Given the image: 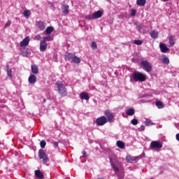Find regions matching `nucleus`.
<instances>
[{
    "label": "nucleus",
    "mask_w": 179,
    "mask_h": 179,
    "mask_svg": "<svg viewBox=\"0 0 179 179\" xmlns=\"http://www.w3.org/2000/svg\"><path fill=\"white\" fill-rule=\"evenodd\" d=\"M57 90L59 94L62 96H66L68 95V91L64 84L62 83L61 81L56 83Z\"/></svg>",
    "instance_id": "f257e3e1"
},
{
    "label": "nucleus",
    "mask_w": 179,
    "mask_h": 179,
    "mask_svg": "<svg viewBox=\"0 0 179 179\" xmlns=\"http://www.w3.org/2000/svg\"><path fill=\"white\" fill-rule=\"evenodd\" d=\"M132 79L134 82H145L147 80V76L139 71H134Z\"/></svg>",
    "instance_id": "f03ea898"
},
{
    "label": "nucleus",
    "mask_w": 179,
    "mask_h": 179,
    "mask_svg": "<svg viewBox=\"0 0 179 179\" xmlns=\"http://www.w3.org/2000/svg\"><path fill=\"white\" fill-rule=\"evenodd\" d=\"M103 12L102 10H97L94 12L93 14L86 15L85 19L87 20H93L94 19H99L103 15Z\"/></svg>",
    "instance_id": "7ed1b4c3"
},
{
    "label": "nucleus",
    "mask_w": 179,
    "mask_h": 179,
    "mask_svg": "<svg viewBox=\"0 0 179 179\" xmlns=\"http://www.w3.org/2000/svg\"><path fill=\"white\" fill-rule=\"evenodd\" d=\"M38 157H39V159H42L43 164H48L50 161L48 155L45 154L43 149H40L38 152Z\"/></svg>",
    "instance_id": "20e7f679"
},
{
    "label": "nucleus",
    "mask_w": 179,
    "mask_h": 179,
    "mask_svg": "<svg viewBox=\"0 0 179 179\" xmlns=\"http://www.w3.org/2000/svg\"><path fill=\"white\" fill-rule=\"evenodd\" d=\"M140 65L147 73H151L152 71V66L148 61L141 62Z\"/></svg>",
    "instance_id": "39448f33"
},
{
    "label": "nucleus",
    "mask_w": 179,
    "mask_h": 179,
    "mask_svg": "<svg viewBox=\"0 0 179 179\" xmlns=\"http://www.w3.org/2000/svg\"><path fill=\"white\" fill-rule=\"evenodd\" d=\"M108 122V120L106 116L99 117L95 120L98 127L104 126Z\"/></svg>",
    "instance_id": "423d86ee"
},
{
    "label": "nucleus",
    "mask_w": 179,
    "mask_h": 179,
    "mask_svg": "<svg viewBox=\"0 0 179 179\" xmlns=\"http://www.w3.org/2000/svg\"><path fill=\"white\" fill-rule=\"evenodd\" d=\"M150 148L151 150L162 149L163 148V143L158 141H151Z\"/></svg>",
    "instance_id": "0eeeda50"
},
{
    "label": "nucleus",
    "mask_w": 179,
    "mask_h": 179,
    "mask_svg": "<svg viewBox=\"0 0 179 179\" xmlns=\"http://www.w3.org/2000/svg\"><path fill=\"white\" fill-rule=\"evenodd\" d=\"M117 162V156L116 155H113V157L110 158V166H112L114 171L115 173H117L118 172H120V169H118L116 166H115V162Z\"/></svg>",
    "instance_id": "6e6552de"
},
{
    "label": "nucleus",
    "mask_w": 179,
    "mask_h": 179,
    "mask_svg": "<svg viewBox=\"0 0 179 179\" xmlns=\"http://www.w3.org/2000/svg\"><path fill=\"white\" fill-rule=\"evenodd\" d=\"M62 12L64 15H69V5L66 4L65 2L61 4Z\"/></svg>",
    "instance_id": "1a4fd4ad"
},
{
    "label": "nucleus",
    "mask_w": 179,
    "mask_h": 179,
    "mask_svg": "<svg viewBox=\"0 0 179 179\" xmlns=\"http://www.w3.org/2000/svg\"><path fill=\"white\" fill-rule=\"evenodd\" d=\"M104 115L105 116H106V118L108 122H113L114 115L110 112V110H105Z\"/></svg>",
    "instance_id": "9d476101"
},
{
    "label": "nucleus",
    "mask_w": 179,
    "mask_h": 179,
    "mask_svg": "<svg viewBox=\"0 0 179 179\" xmlns=\"http://www.w3.org/2000/svg\"><path fill=\"white\" fill-rule=\"evenodd\" d=\"M29 43V36H26L24 39H22V41L20 43V47H25L28 46Z\"/></svg>",
    "instance_id": "9b49d317"
},
{
    "label": "nucleus",
    "mask_w": 179,
    "mask_h": 179,
    "mask_svg": "<svg viewBox=\"0 0 179 179\" xmlns=\"http://www.w3.org/2000/svg\"><path fill=\"white\" fill-rule=\"evenodd\" d=\"M48 48V43H46L45 41H41L40 43V50L41 52H44Z\"/></svg>",
    "instance_id": "f8f14e48"
},
{
    "label": "nucleus",
    "mask_w": 179,
    "mask_h": 179,
    "mask_svg": "<svg viewBox=\"0 0 179 179\" xmlns=\"http://www.w3.org/2000/svg\"><path fill=\"white\" fill-rule=\"evenodd\" d=\"M159 48L162 53H166L169 50V48L164 43H160Z\"/></svg>",
    "instance_id": "ddd939ff"
},
{
    "label": "nucleus",
    "mask_w": 179,
    "mask_h": 179,
    "mask_svg": "<svg viewBox=\"0 0 179 179\" xmlns=\"http://www.w3.org/2000/svg\"><path fill=\"white\" fill-rule=\"evenodd\" d=\"M37 82V77L34 74H31L29 77V83L31 85H34Z\"/></svg>",
    "instance_id": "4468645a"
},
{
    "label": "nucleus",
    "mask_w": 179,
    "mask_h": 179,
    "mask_svg": "<svg viewBox=\"0 0 179 179\" xmlns=\"http://www.w3.org/2000/svg\"><path fill=\"white\" fill-rule=\"evenodd\" d=\"M80 99L81 100H90V96L89 94L87 92H81L80 93Z\"/></svg>",
    "instance_id": "2eb2a0df"
},
{
    "label": "nucleus",
    "mask_w": 179,
    "mask_h": 179,
    "mask_svg": "<svg viewBox=\"0 0 179 179\" xmlns=\"http://www.w3.org/2000/svg\"><path fill=\"white\" fill-rule=\"evenodd\" d=\"M35 176L39 179H44V175L40 170L35 171Z\"/></svg>",
    "instance_id": "dca6fc26"
},
{
    "label": "nucleus",
    "mask_w": 179,
    "mask_h": 179,
    "mask_svg": "<svg viewBox=\"0 0 179 179\" xmlns=\"http://www.w3.org/2000/svg\"><path fill=\"white\" fill-rule=\"evenodd\" d=\"M31 73L34 74H38V66L36 65H31Z\"/></svg>",
    "instance_id": "f3484780"
},
{
    "label": "nucleus",
    "mask_w": 179,
    "mask_h": 179,
    "mask_svg": "<svg viewBox=\"0 0 179 179\" xmlns=\"http://www.w3.org/2000/svg\"><path fill=\"white\" fill-rule=\"evenodd\" d=\"M150 37L152 38L153 39H156L158 38V32L157 31L152 30L150 33Z\"/></svg>",
    "instance_id": "a211bd4d"
},
{
    "label": "nucleus",
    "mask_w": 179,
    "mask_h": 179,
    "mask_svg": "<svg viewBox=\"0 0 179 179\" xmlns=\"http://www.w3.org/2000/svg\"><path fill=\"white\" fill-rule=\"evenodd\" d=\"M71 62H73L74 64H80V59L79 57H76V55L73 56V59H71Z\"/></svg>",
    "instance_id": "6ab92c4d"
},
{
    "label": "nucleus",
    "mask_w": 179,
    "mask_h": 179,
    "mask_svg": "<svg viewBox=\"0 0 179 179\" xmlns=\"http://www.w3.org/2000/svg\"><path fill=\"white\" fill-rule=\"evenodd\" d=\"M138 6H145L146 5V0H136Z\"/></svg>",
    "instance_id": "aec40b11"
},
{
    "label": "nucleus",
    "mask_w": 179,
    "mask_h": 179,
    "mask_svg": "<svg viewBox=\"0 0 179 179\" xmlns=\"http://www.w3.org/2000/svg\"><path fill=\"white\" fill-rule=\"evenodd\" d=\"M117 145L120 149L125 148V143H124L123 141H117Z\"/></svg>",
    "instance_id": "412c9836"
},
{
    "label": "nucleus",
    "mask_w": 179,
    "mask_h": 179,
    "mask_svg": "<svg viewBox=\"0 0 179 179\" xmlns=\"http://www.w3.org/2000/svg\"><path fill=\"white\" fill-rule=\"evenodd\" d=\"M126 114H127V115L129 116H132L135 114V110H134L133 108H129L126 110Z\"/></svg>",
    "instance_id": "4be33fe9"
},
{
    "label": "nucleus",
    "mask_w": 179,
    "mask_h": 179,
    "mask_svg": "<svg viewBox=\"0 0 179 179\" xmlns=\"http://www.w3.org/2000/svg\"><path fill=\"white\" fill-rule=\"evenodd\" d=\"M54 31V27H48L45 32L48 35H50L51 33Z\"/></svg>",
    "instance_id": "5701e85b"
},
{
    "label": "nucleus",
    "mask_w": 179,
    "mask_h": 179,
    "mask_svg": "<svg viewBox=\"0 0 179 179\" xmlns=\"http://www.w3.org/2000/svg\"><path fill=\"white\" fill-rule=\"evenodd\" d=\"M162 64H169V59L166 55L162 56Z\"/></svg>",
    "instance_id": "b1692460"
},
{
    "label": "nucleus",
    "mask_w": 179,
    "mask_h": 179,
    "mask_svg": "<svg viewBox=\"0 0 179 179\" xmlns=\"http://www.w3.org/2000/svg\"><path fill=\"white\" fill-rule=\"evenodd\" d=\"M23 15H24V17H26L27 19V17H29V16H30V15H31V12L29 10H26L24 11Z\"/></svg>",
    "instance_id": "393cba45"
},
{
    "label": "nucleus",
    "mask_w": 179,
    "mask_h": 179,
    "mask_svg": "<svg viewBox=\"0 0 179 179\" xmlns=\"http://www.w3.org/2000/svg\"><path fill=\"white\" fill-rule=\"evenodd\" d=\"M155 105H156V106L158 107V108H159V109H160V108H164V107L163 103L161 102V101H156V102H155Z\"/></svg>",
    "instance_id": "a878e982"
},
{
    "label": "nucleus",
    "mask_w": 179,
    "mask_h": 179,
    "mask_svg": "<svg viewBox=\"0 0 179 179\" xmlns=\"http://www.w3.org/2000/svg\"><path fill=\"white\" fill-rule=\"evenodd\" d=\"M6 73H7V75H8L9 78H12V76H13L12 70L9 69L8 66H6Z\"/></svg>",
    "instance_id": "bb28decb"
},
{
    "label": "nucleus",
    "mask_w": 179,
    "mask_h": 179,
    "mask_svg": "<svg viewBox=\"0 0 179 179\" xmlns=\"http://www.w3.org/2000/svg\"><path fill=\"white\" fill-rule=\"evenodd\" d=\"M145 125L146 127H150V126L153 125V123H152V122L151 120H146L145 122Z\"/></svg>",
    "instance_id": "cd10ccee"
},
{
    "label": "nucleus",
    "mask_w": 179,
    "mask_h": 179,
    "mask_svg": "<svg viewBox=\"0 0 179 179\" xmlns=\"http://www.w3.org/2000/svg\"><path fill=\"white\" fill-rule=\"evenodd\" d=\"M133 158L131 155H128L126 157V161H127V163H133Z\"/></svg>",
    "instance_id": "c85d7f7f"
},
{
    "label": "nucleus",
    "mask_w": 179,
    "mask_h": 179,
    "mask_svg": "<svg viewBox=\"0 0 179 179\" xmlns=\"http://www.w3.org/2000/svg\"><path fill=\"white\" fill-rule=\"evenodd\" d=\"M169 42H170V45L171 46H174L175 42H174L173 36H170V37H169Z\"/></svg>",
    "instance_id": "c756f323"
},
{
    "label": "nucleus",
    "mask_w": 179,
    "mask_h": 179,
    "mask_svg": "<svg viewBox=\"0 0 179 179\" xmlns=\"http://www.w3.org/2000/svg\"><path fill=\"white\" fill-rule=\"evenodd\" d=\"M134 43L137 45H141L143 43V42L141 40H134Z\"/></svg>",
    "instance_id": "7c9ffc66"
},
{
    "label": "nucleus",
    "mask_w": 179,
    "mask_h": 179,
    "mask_svg": "<svg viewBox=\"0 0 179 179\" xmlns=\"http://www.w3.org/2000/svg\"><path fill=\"white\" fill-rule=\"evenodd\" d=\"M73 59V56H72L71 53H69L67 55H66V59H67L68 61H72Z\"/></svg>",
    "instance_id": "2f4dec72"
},
{
    "label": "nucleus",
    "mask_w": 179,
    "mask_h": 179,
    "mask_svg": "<svg viewBox=\"0 0 179 179\" xmlns=\"http://www.w3.org/2000/svg\"><path fill=\"white\" fill-rule=\"evenodd\" d=\"M40 145H41V148L42 149H44L45 148V145H46V143L44 140H42L41 142H40Z\"/></svg>",
    "instance_id": "473e14b6"
},
{
    "label": "nucleus",
    "mask_w": 179,
    "mask_h": 179,
    "mask_svg": "<svg viewBox=\"0 0 179 179\" xmlns=\"http://www.w3.org/2000/svg\"><path fill=\"white\" fill-rule=\"evenodd\" d=\"M38 27H39V29L41 31H43L45 29V25L43 23H40L39 24H38Z\"/></svg>",
    "instance_id": "72a5a7b5"
},
{
    "label": "nucleus",
    "mask_w": 179,
    "mask_h": 179,
    "mask_svg": "<svg viewBox=\"0 0 179 179\" xmlns=\"http://www.w3.org/2000/svg\"><path fill=\"white\" fill-rule=\"evenodd\" d=\"M92 49L93 50H95L97 49V45H96V43L95 42H92Z\"/></svg>",
    "instance_id": "f704fd0d"
},
{
    "label": "nucleus",
    "mask_w": 179,
    "mask_h": 179,
    "mask_svg": "<svg viewBox=\"0 0 179 179\" xmlns=\"http://www.w3.org/2000/svg\"><path fill=\"white\" fill-rule=\"evenodd\" d=\"M131 123H132L133 125L136 126L138 124V121L137 119H133L132 120H131Z\"/></svg>",
    "instance_id": "c9c22d12"
},
{
    "label": "nucleus",
    "mask_w": 179,
    "mask_h": 179,
    "mask_svg": "<svg viewBox=\"0 0 179 179\" xmlns=\"http://www.w3.org/2000/svg\"><path fill=\"white\" fill-rule=\"evenodd\" d=\"M52 41V38L50 37V36H47V37H45L43 38V41Z\"/></svg>",
    "instance_id": "e433bc0d"
},
{
    "label": "nucleus",
    "mask_w": 179,
    "mask_h": 179,
    "mask_svg": "<svg viewBox=\"0 0 179 179\" xmlns=\"http://www.w3.org/2000/svg\"><path fill=\"white\" fill-rule=\"evenodd\" d=\"M135 15H136V10L131 9V16L134 17V16H135Z\"/></svg>",
    "instance_id": "4c0bfd02"
},
{
    "label": "nucleus",
    "mask_w": 179,
    "mask_h": 179,
    "mask_svg": "<svg viewBox=\"0 0 179 179\" xmlns=\"http://www.w3.org/2000/svg\"><path fill=\"white\" fill-rule=\"evenodd\" d=\"M34 39L36 41H40L41 39V37L40 34H38V35L35 36Z\"/></svg>",
    "instance_id": "58836bf2"
},
{
    "label": "nucleus",
    "mask_w": 179,
    "mask_h": 179,
    "mask_svg": "<svg viewBox=\"0 0 179 179\" xmlns=\"http://www.w3.org/2000/svg\"><path fill=\"white\" fill-rule=\"evenodd\" d=\"M56 148H59V143L58 141H55V143H53Z\"/></svg>",
    "instance_id": "ea45409f"
},
{
    "label": "nucleus",
    "mask_w": 179,
    "mask_h": 179,
    "mask_svg": "<svg viewBox=\"0 0 179 179\" xmlns=\"http://www.w3.org/2000/svg\"><path fill=\"white\" fill-rule=\"evenodd\" d=\"M142 29V26L141 25H138L137 26V29L138 30V31H141Z\"/></svg>",
    "instance_id": "a19ab883"
},
{
    "label": "nucleus",
    "mask_w": 179,
    "mask_h": 179,
    "mask_svg": "<svg viewBox=\"0 0 179 179\" xmlns=\"http://www.w3.org/2000/svg\"><path fill=\"white\" fill-rule=\"evenodd\" d=\"M140 130H141V131H144V130H145V126H144V125H141V126L140 127Z\"/></svg>",
    "instance_id": "79ce46f5"
},
{
    "label": "nucleus",
    "mask_w": 179,
    "mask_h": 179,
    "mask_svg": "<svg viewBox=\"0 0 179 179\" xmlns=\"http://www.w3.org/2000/svg\"><path fill=\"white\" fill-rule=\"evenodd\" d=\"M176 141H179V133L176 134Z\"/></svg>",
    "instance_id": "37998d69"
},
{
    "label": "nucleus",
    "mask_w": 179,
    "mask_h": 179,
    "mask_svg": "<svg viewBox=\"0 0 179 179\" xmlns=\"http://www.w3.org/2000/svg\"><path fill=\"white\" fill-rule=\"evenodd\" d=\"M83 155L84 157H86V155H86V152H85V151H83Z\"/></svg>",
    "instance_id": "c03bdc74"
},
{
    "label": "nucleus",
    "mask_w": 179,
    "mask_h": 179,
    "mask_svg": "<svg viewBox=\"0 0 179 179\" xmlns=\"http://www.w3.org/2000/svg\"><path fill=\"white\" fill-rule=\"evenodd\" d=\"M162 2H169L170 0H161Z\"/></svg>",
    "instance_id": "a18cd8bd"
},
{
    "label": "nucleus",
    "mask_w": 179,
    "mask_h": 179,
    "mask_svg": "<svg viewBox=\"0 0 179 179\" xmlns=\"http://www.w3.org/2000/svg\"><path fill=\"white\" fill-rule=\"evenodd\" d=\"M10 24H6L5 27H7L9 26Z\"/></svg>",
    "instance_id": "49530a36"
},
{
    "label": "nucleus",
    "mask_w": 179,
    "mask_h": 179,
    "mask_svg": "<svg viewBox=\"0 0 179 179\" xmlns=\"http://www.w3.org/2000/svg\"><path fill=\"white\" fill-rule=\"evenodd\" d=\"M43 103H45L46 99H43Z\"/></svg>",
    "instance_id": "de8ad7c7"
},
{
    "label": "nucleus",
    "mask_w": 179,
    "mask_h": 179,
    "mask_svg": "<svg viewBox=\"0 0 179 179\" xmlns=\"http://www.w3.org/2000/svg\"><path fill=\"white\" fill-rule=\"evenodd\" d=\"M97 179H104V178H98Z\"/></svg>",
    "instance_id": "09e8293b"
},
{
    "label": "nucleus",
    "mask_w": 179,
    "mask_h": 179,
    "mask_svg": "<svg viewBox=\"0 0 179 179\" xmlns=\"http://www.w3.org/2000/svg\"><path fill=\"white\" fill-rule=\"evenodd\" d=\"M107 1V2H109L110 1V0H106Z\"/></svg>",
    "instance_id": "8fccbe9b"
},
{
    "label": "nucleus",
    "mask_w": 179,
    "mask_h": 179,
    "mask_svg": "<svg viewBox=\"0 0 179 179\" xmlns=\"http://www.w3.org/2000/svg\"><path fill=\"white\" fill-rule=\"evenodd\" d=\"M38 23H41V22L40 21V22H38Z\"/></svg>",
    "instance_id": "3c124183"
},
{
    "label": "nucleus",
    "mask_w": 179,
    "mask_h": 179,
    "mask_svg": "<svg viewBox=\"0 0 179 179\" xmlns=\"http://www.w3.org/2000/svg\"><path fill=\"white\" fill-rule=\"evenodd\" d=\"M150 179H153V178H150Z\"/></svg>",
    "instance_id": "603ef678"
}]
</instances>
